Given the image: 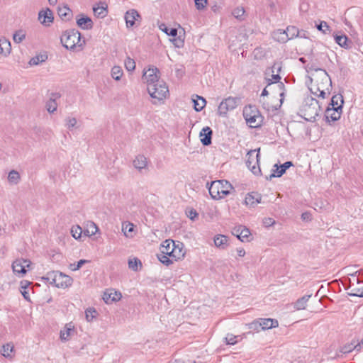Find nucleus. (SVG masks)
I'll use <instances>...</instances> for the list:
<instances>
[{
    "instance_id": "obj_64",
    "label": "nucleus",
    "mask_w": 363,
    "mask_h": 363,
    "mask_svg": "<svg viewBox=\"0 0 363 363\" xmlns=\"http://www.w3.org/2000/svg\"><path fill=\"white\" fill-rule=\"evenodd\" d=\"M272 79L274 81V82H279V81L281 79V77L279 74H272Z\"/></svg>"
},
{
    "instance_id": "obj_40",
    "label": "nucleus",
    "mask_w": 363,
    "mask_h": 363,
    "mask_svg": "<svg viewBox=\"0 0 363 363\" xmlns=\"http://www.w3.org/2000/svg\"><path fill=\"white\" fill-rule=\"evenodd\" d=\"M343 104V98L341 95H335L331 99L330 108H336L337 106H342Z\"/></svg>"
},
{
    "instance_id": "obj_60",
    "label": "nucleus",
    "mask_w": 363,
    "mask_h": 363,
    "mask_svg": "<svg viewBox=\"0 0 363 363\" xmlns=\"http://www.w3.org/2000/svg\"><path fill=\"white\" fill-rule=\"evenodd\" d=\"M281 66L279 62H275L272 67V73H274L275 70L277 71V74L281 71Z\"/></svg>"
},
{
    "instance_id": "obj_7",
    "label": "nucleus",
    "mask_w": 363,
    "mask_h": 363,
    "mask_svg": "<svg viewBox=\"0 0 363 363\" xmlns=\"http://www.w3.org/2000/svg\"><path fill=\"white\" fill-rule=\"evenodd\" d=\"M259 150L260 149H255L250 150L246 155V165L247 168L255 174L260 175L261 169L259 165Z\"/></svg>"
},
{
    "instance_id": "obj_62",
    "label": "nucleus",
    "mask_w": 363,
    "mask_h": 363,
    "mask_svg": "<svg viewBox=\"0 0 363 363\" xmlns=\"http://www.w3.org/2000/svg\"><path fill=\"white\" fill-rule=\"evenodd\" d=\"M60 97V94L57 92H52L50 94V96L49 99H52L53 101H56L57 99Z\"/></svg>"
},
{
    "instance_id": "obj_59",
    "label": "nucleus",
    "mask_w": 363,
    "mask_h": 363,
    "mask_svg": "<svg viewBox=\"0 0 363 363\" xmlns=\"http://www.w3.org/2000/svg\"><path fill=\"white\" fill-rule=\"evenodd\" d=\"M187 216L191 219L194 220L196 217L198 216L197 212L194 209H191L187 213Z\"/></svg>"
},
{
    "instance_id": "obj_49",
    "label": "nucleus",
    "mask_w": 363,
    "mask_h": 363,
    "mask_svg": "<svg viewBox=\"0 0 363 363\" xmlns=\"http://www.w3.org/2000/svg\"><path fill=\"white\" fill-rule=\"evenodd\" d=\"M98 227L96 225L94 222H90L86 230V233L89 235H94L96 233Z\"/></svg>"
},
{
    "instance_id": "obj_3",
    "label": "nucleus",
    "mask_w": 363,
    "mask_h": 363,
    "mask_svg": "<svg viewBox=\"0 0 363 363\" xmlns=\"http://www.w3.org/2000/svg\"><path fill=\"white\" fill-rule=\"evenodd\" d=\"M62 45L72 50L77 46L82 48L85 43L84 40L81 39V33L75 29L67 30L63 33L60 38Z\"/></svg>"
},
{
    "instance_id": "obj_56",
    "label": "nucleus",
    "mask_w": 363,
    "mask_h": 363,
    "mask_svg": "<svg viewBox=\"0 0 363 363\" xmlns=\"http://www.w3.org/2000/svg\"><path fill=\"white\" fill-rule=\"evenodd\" d=\"M237 337L238 336H235L233 335H228L227 337H225L226 344L231 345H235L237 342Z\"/></svg>"
},
{
    "instance_id": "obj_12",
    "label": "nucleus",
    "mask_w": 363,
    "mask_h": 363,
    "mask_svg": "<svg viewBox=\"0 0 363 363\" xmlns=\"http://www.w3.org/2000/svg\"><path fill=\"white\" fill-rule=\"evenodd\" d=\"M127 28L135 26L136 22H140L141 16L135 9H130L126 11L124 16Z\"/></svg>"
},
{
    "instance_id": "obj_22",
    "label": "nucleus",
    "mask_w": 363,
    "mask_h": 363,
    "mask_svg": "<svg viewBox=\"0 0 363 363\" xmlns=\"http://www.w3.org/2000/svg\"><path fill=\"white\" fill-rule=\"evenodd\" d=\"M362 347V345H360V342H357L356 341L352 340L350 343L345 345L341 348L340 351L342 353H350L354 350H356L357 351H360Z\"/></svg>"
},
{
    "instance_id": "obj_6",
    "label": "nucleus",
    "mask_w": 363,
    "mask_h": 363,
    "mask_svg": "<svg viewBox=\"0 0 363 363\" xmlns=\"http://www.w3.org/2000/svg\"><path fill=\"white\" fill-rule=\"evenodd\" d=\"M243 116L251 128H257L262 123V116L255 106H245L243 110Z\"/></svg>"
},
{
    "instance_id": "obj_51",
    "label": "nucleus",
    "mask_w": 363,
    "mask_h": 363,
    "mask_svg": "<svg viewBox=\"0 0 363 363\" xmlns=\"http://www.w3.org/2000/svg\"><path fill=\"white\" fill-rule=\"evenodd\" d=\"M240 232H242V234L240 235V239L242 242L244 241H248V238L250 235V230L245 226L242 225V230H240Z\"/></svg>"
},
{
    "instance_id": "obj_2",
    "label": "nucleus",
    "mask_w": 363,
    "mask_h": 363,
    "mask_svg": "<svg viewBox=\"0 0 363 363\" xmlns=\"http://www.w3.org/2000/svg\"><path fill=\"white\" fill-rule=\"evenodd\" d=\"M207 188L213 199L218 200L230 194V191L233 189L232 184L227 180L213 181Z\"/></svg>"
},
{
    "instance_id": "obj_39",
    "label": "nucleus",
    "mask_w": 363,
    "mask_h": 363,
    "mask_svg": "<svg viewBox=\"0 0 363 363\" xmlns=\"http://www.w3.org/2000/svg\"><path fill=\"white\" fill-rule=\"evenodd\" d=\"M48 59V56L45 54L39 55L33 57L29 61L30 65H38L40 62H45Z\"/></svg>"
},
{
    "instance_id": "obj_46",
    "label": "nucleus",
    "mask_w": 363,
    "mask_h": 363,
    "mask_svg": "<svg viewBox=\"0 0 363 363\" xmlns=\"http://www.w3.org/2000/svg\"><path fill=\"white\" fill-rule=\"evenodd\" d=\"M124 65H125V69L128 72H132V71L135 70V62L134 61V60H133L130 57H128L125 60Z\"/></svg>"
},
{
    "instance_id": "obj_26",
    "label": "nucleus",
    "mask_w": 363,
    "mask_h": 363,
    "mask_svg": "<svg viewBox=\"0 0 363 363\" xmlns=\"http://www.w3.org/2000/svg\"><path fill=\"white\" fill-rule=\"evenodd\" d=\"M174 247L173 240H166L160 245V253L168 255L170 257L172 247Z\"/></svg>"
},
{
    "instance_id": "obj_47",
    "label": "nucleus",
    "mask_w": 363,
    "mask_h": 363,
    "mask_svg": "<svg viewBox=\"0 0 363 363\" xmlns=\"http://www.w3.org/2000/svg\"><path fill=\"white\" fill-rule=\"evenodd\" d=\"M97 315V311L94 308H89L85 311V316L87 321H91Z\"/></svg>"
},
{
    "instance_id": "obj_31",
    "label": "nucleus",
    "mask_w": 363,
    "mask_h": 363,
    "mask_svg": "<svg viewBox=\"0 0 363 363\" xmlns=\"http://www.w3.org/2000/svg\"><path fill=\"white\" fill-rule=\"evenodd\" d=\"M26 33L23 30H18L13 35V40L16 43H21L26 39Z\"/></svg>"
},
{
    "instance_id": "obj_9",
    "label": "nucleus",
    "mask_w": 363,
    "mask_h": 363,
    "mask_svg": "<svg viewBox=\"0 0 363 363\" xmlns=\"http://www.w3.org/2000/svg\"><path fill=\"white\" fill-rule=\"evenodd\" d=\"M237 106V99L228 97L220 102L218 108V114L220 116H226L228 111L235 109Z\"/></svg>"
},
{
    "instance_id": "obj_13",
    "label": "nucleus",
    "mask_w": 363,
    "mask_h": 363,
    "mask_svg": "<svg viewBox=\"0 0 363 363\" xmlns=\"http://www.w3.org/2000/svg\"><path fill=\"white\" fill-rule=\"evenodd\" d=\"M342 114V107L330 108L328 106L325 112V117L327 122L336 121L340 119Z\"/></svg>"
},
{
    "instance_id": "obj_41",
    "label": "nucleus",
    "mask_w": 363,
    "mask_h": 363,
    "mask_svg": "<svg viewBox=\"0 0 363 363\" xmlns=\"http://www.w3.org/2000/svg\"><path fill=\"white\" fill-rule=\"evenodd\" d=\"M160 28L169 36L175 37L177 35V30L176 28H168L164 23L160 26Z\"/></svg>"
},
{
    "instance_id": "obj_55",
    "label": "nucleus",
    "mask_w": 363,
    "mask_h": 363,
    "mask_svg": "<svg viewBox=\"0 0 363 363\" xmlns=\"http://www.w3.org/2000/svg\"><path fill=\"white\" fill-rule=\"evenodd\" d=\"M194 1L196 8L198 10L203 9L208 4V0H194Z\"/></svg>"
},
{
    "instance_id": "obj_1",
    "label": "nucleus",
    "mask_w": 363,
    "mask_h": 363,
    "mask_svg": "<svg viewBox=\"0 0 363 363\" xmlns=\"http://www.w3.org/2000/svg\"><path fill=\"white\" fill-rule=\"evenodd\" d=\"M159 73L157 68H149L144 72L143 79L147 83V91L150 96L161 101L169 95V89L164 81L159 79Z\"/></svg>"
},
{
    "instance_id": "obj_45",
    "label": "nucleus",
    "mask_w": 363,
    "mask_h": 363,
    "mask_svg": "<svg viewBox=\"0 0 363 363\" xmlns=\"http://www.w3.org/2000/svg\"><path fill=\"white\" fill-rule=\"evenodd\" d=\"M141 262L138 258H134L128 261V267L133 271H138V267H141Z\"/></svg>"
},
{
    "instance_id": "obj_30",
    "label": "nucleus",
    "mask_w": 363,
    "mask_h": 363,
    "mask_svg": "<svg viewBox=\"0 0 363 363\" xmlns=\"http://www.w3.org/2000/svg\"><path fill=\"white\" fill-rule=\"evenodd\" d=\"M196 97L197 99H193L194 107L196 111H200L205 107L206 101L201 96H196Z\"/></svg>"
},
{
    "instance_id": "obj_14",
    "label": "nucleus",
    "mask_w": 363,
    "mask_h": 363,
    "mask_svg": "<svg viewBox=\"0 0 363 363\" xmlns=\"http://www.w3.org/2000/svg\"><path fill=\"white\" fill-rule=\"evenodd\" d=\"M133 164L140 173L146 172L147 170V160L144 155L136 156L133 161Z\"/></svg>"
},
{
    "instance_id": "obj_42",
    "label": "nucleus",
    "mask_w": 363,
    "mask_h": 363,
    "mask_svg": "<svg viewBox=\"0 0 363 363\" xmlns=\"http://www.w3.org/2000/svg\"><path fill=\"white\" fill-rule=\"evenodd\" d=\"M30 285V282L28 281H21V292L24 297L25 299L29 300V295L28 292L27 291V289L28 286Z\"/></svg>"
},
{
    "instance_id": "obj_11",
    "label": "nucleus",
    "mask_w": 363,
    "mask_h": 363,
    "mask_svg": "<svg viewBox=\"0 0 363 363\" xmlns=\"http://www.w3.org/2000/svg\"><path fill=\"white\" fill-rule=\"evenodd\" d=\"M185 250L184 249V244L181 242H174V247H172L170 257L177 261L179 259H182L185 256Z\"/></svg>"
},
{
    "instance_id": "obj_23",
    "label": "nucleus",
    "mask_w": 363,
    "mask_h": 363,
    "mask_svg": "<svg viewBox=\"0 0 363 363\" xmlns=\"http://www.w3.org/2000/svg\"><path fill=\"white\" fill-rule=\"evenodd\" d=\"M11 43L9 40L3 37L0 38V55H8L11 52Z\"/></svg>"
},
{
    "instance_id": "obj_36",
    "label": "nucleus",
    "mask_w": 363,
    "mask_h": 363,
    "mask_svg": "<svg viewBox=\"0 0 363 363\" xmlns=\"http://www.w3.org/2000/svg\"><path fill=\"white\" fill-rule=\"evenodd\" d=\"M58 15L63 20H69L71 16V10L67 6L60 7L58 9Z\"/></svg>"
},
{
    "instance_id": "obj_35",
    "label": "nucleus",
    "mask_w": 363,
    "mask_h": 363,
    "mask_svg": "<svg viewBox=\"0 0 363 363\" xmlns=\"http://www.w3.org/2000/svg\"><path fill=\"white\" fill-rule=\"evenodd\" d=\"M134 230V225L130 223L123 224L122 227V231L124 235L127 238H132L133 236V233Z\"/></svg>"
},
{
    "instance_id": "obj_25",
    "label": "nucleus",
    "mask_w": 363,
    "mask_h": 363,
    "mask_svg": "<svg viewBox=\"0 0 363 363\" xmlns=\"http://www.w3.org/2000/svg\"><path fill=\"white\" fill-rule=\"evenodd\" d=\"M214 244L217 247L225 249L228 245V237L223 235H218L214 238Z\"/></svg>"
},
{
    "instance_id": "obj_20",
    "label": "nucleus",
    "mask_w": 363,
    "mask_h": 363,
    "mask_svg": "<svg viewBox=\"0 0 363 363\" xmlns=\"http://www.w3.org/2000/svg\"><path fill=\"white\" fill-rule=\"evenodd\" d=\"M259 321L261 323L262 330H269L278 327L279 323L276 319L272 318H259Z\"/></svg>"
},
{
    "instance_id": "obj_32",
    "label": "nucleus",
    "mask_w": 363,
    "mask_h": 363,
    "mask_svg": "<svg viewBox=\"0 0 363 363\" xmlns=\"http://www.w3.org/2000/svg\"><path fill=\"white\" fill-rule=\"evenodd\" d=\"M335 42L342 48H348L349 45L347 44L349 40L347 35H336L335 36Z\"/></svg>"
},
{
    "instance_id": "obj_43",
    "label": "nucleus",
    "mask_w": 363,
    "mask_h": 363,
    "mask_svg": "<svg viewBox=\"0 0 363 363\" xmlns=\"http://www.w3.org/2000/svg\"><path fill=\"white\" fill-rule=\"evenodd\" d=\"M158 259L164 265L169 266L173 263L172 259H170L168 255L162 254L157 255Z\"/></svg>"
},
{
    "instance_id": "obj_63",
    "label": "nucleus",
    "mask_w": 363,
    "mask_h": 363,
    "mask_svg": "<svg viewBox=\"0 0 363 363\" xmlns=\"http://www.w3.org/2000/svg\"><path fill=\"white\" fill-rule=\"evenodd\" d=\"M352 296L363 297V289H357L356 292L354 294H352Z\"/></svg>"
},
{
    "instance_id": "obj_18",
    "label": "nucleus",
    "mask_w": 363,
    "mask_h": 363,
    "mask_svg": "<svg viewBox=\"0 0 363 363\" xmlns=\"http://www.w3.org/2000/svg\"><path fill=\"white\" fill-rule=\"evenodd\" d=\"M38 19L41 23L44 25H49L53 21V14L50 9H47L45 11H41L38 14Z\"/></svg>"
},
{
    "instance_id": "obj_19",
    "label": "nucleus",
    "mask_w": 363,
    "mask_h": 363,
    "mask_svg": "<svg viewBox=\"0 0 363 363\" xmlns=\"http://www.w3.org/2000/svg\"><path fill=\"white\" fill-rule=\"evenodd\" d=\"M74 333V326L72 323L65 325L63 330L60 331V339L62 341H67Z\"/></svg>"
},
{
    "instance_id": "obj_57",
    "label": "nucleus",
    "mask_w": 363,
    "mask_h": 363,
    "mask_svg": "<svg viewBox=\"0 0 363 363\" xmlns=\"http://www.w3.org/2000/svg\"><path fill=\"white\" fill-rule=\"evenodd\" d=\"M240 230H242V225H238L235 227L232 232L233 235H235L239 240L240 239V235L242 234Z\"/></svg>"
},
{
    "instance_id": "obj_44",
    "label": "nucleus",
    "mask_w": 363,
    "mask_h": 363,
    "mask_svg": "<svg viewBox=\"0 0 363 363\" xmlns=\"http://www.w3.org/2000/svg\"><path fill=\"white\" fill-rule=\"evenodd\" d=\"M65 126L69 130H72L73 128L77 127V120L74 117H67L65 120Z\"/></svg>"
},
{
    "instance_id": "obj_48",
    "label": "nucleus",
    "mask_w": 363,
    "mask_h": 363,
    "mask_svg": "<svg viewBox=\"0 0 363 363\" xmlns=\"http://www.w3.org/2000/svg\"><path fill=\"white\" fill-rule=\"evenodd\" d=\"M45 107L49 113H54L57 110V104L52 99H49L46 103Z\"/></svg>"
},
{
    "instance_id": "obj_27",
    "label": "nucleus",
    "mask_w": 363,
    "mask_h": 363,
    "mask_svg": "<svg viewBox=\"0 0 363 363\" xmlns=\"http://www.w3.org/2000/svg\"><path fill=\"white\" fill-rule=\"evenodd\" d=\"M273 38L280 43H286L289 40V38L284 30L279 29L275 30L272 34Z\"/></svg>"
},
{
    "instance_id": "obj_33",
    "label": "nucleus",
    "mask_w": 363,
    "mask_h": 363,
    "mask_svg": "<svg viewBox=\"0 0 363 363\" xmlns=\"http://www.w3.org/2000/svg\"><path fill=\"white\" fill-rule=\"evenodd\" d=\"M311 296H304L300 298H298L295 304H294V308L296 309V310H303V309H305L306 308V303L307 301H308V298H310Z\"/></svg>"
},
{
    "instance_id": "obj_29",
    "label": "nucleus",
    "mask_w": 363,
    "mask_h": 363,
    "mask_svg": "<svg viewBox=\"0 0 363 363\" xmlns=\"http://www.w3.org/2000/svg\"><path fill=\"white\" fill-rule=\"evenodd\" d=\"M21 180L19 173L16 170H11L8 175V181L11 184H17Z\"/></svg>"
},
{
    "instance_id": "obj_37",
    "label": "nucleus",
    "mask_w": 363,
    "mask_h": 363,
    "mask_svg": "<svg viewBox=\"0 0 363 363\" xmlns=\"http://www.w3.org/2000/svg\"><path fill=\"white\" fill-rule=\"evenodd\" d=\"M284 32L289 38V40L297 37L299 33L298 29L295 26H288Z\"/></svg>"
},
{
    "instance_id": "obj_4",
    "label": "nucleus",
    "mask_w": 363,
    "mask_h": 363,
    "mask_svg": "<svg viewBox=\"0 0 363 363\" xmlns=\"http://www.w3.org/2000/svg\"><path fill=\"white\" fill-rule=\"evenodd\" d=\"M47 280L49 284L54 285L57 288H66L72 285V279L60 272L53 271L47 273L43 278Z\"/></svg>"
},
{
    "instance_id": "obj_21",
    "label": "nucleus",
    "mask_w": 363,
    "mask_h": 363,
    "mask_svg": "<svg viewBox=\"0 0 363 363\" xmlns=\"http://www.w3.org/2000/svg\"><path fill=\"white\" fill-rule=\"evenodd\" d=\"M261 196L258 194H248L245 197V203L250 207H254L261 202Z\"/></svg>"
},
{
    "instance_id": "obj_10",
    "label": "nucleus",
    "mask_w": 363,
    "mask_h": 363,
    "mask_svg": "<svg viewBox=\"0 0 363 363\" xmlns=\"http://www.w3.org/2000/svg\"><path fill=\"white\" fill-rule=\"evenodd\" d=\"M31 262L26 259H17L12 264V269L16 275H24L26 273V268H30Z\"/></svg>"
},
{
    "instance_id": "obj_38",
    "label": "nucleus",
    "mask_w": 363,
    "mask_h": 363,
    "mask_svg": "<svg viewBox=\"0 0 363 363\" xmlns=\"http://www.w3.org/2000/svg\"><path fill=\"white\" fill-rule=\"evenodd\" d=\"M13 350V345L11 344H6L3 345L2 350H1V354L5 357H9L11 358L12 355L11 353Z\"/></svg>"
},
{
    "instance_id": "obj_34",
    "label": "nucleus",
    "mask_w": 363,
    "mask_h": 363,
    "mask_svg": "<svg viewBox=\"0 0 363 363\" xmlns=\"http://www.w3.org/2000/svg\"><path fill=\"white\" fill-rule=\"evenodd\" d=\"M111 74L113 79L119 81L123 74V72L121 67L114 66L111 69Z\"/></svg>"
},
{
    "instance_id": "obj_15",
    "label": "nucleus",
    "mask_w": 363,
    "mask_h": 363,
    "mask_svg": "<svg viewBox=\"0 0 363 363\" xmlns=\"http://www.w3.org/2000/svg\"><path fill=\"white\" fill-rule=\"evenodd\" d=\"M121 298V294L113 289L107 290L106 291L104 292L103 296L104 301L108 304L119 301Z\"/></svg>"
},
{
    "instance_id": "obj_50",
    "label": "nucleus",
    "mask_w": 363,
    "mask_h": 363,
    "mask_svg": "<svg viewBox=\"0 0 363 363\" xmlns=\"http://www.w3.org/2000/svg\"><path fill=\"white\" fill-rule=\"evenodd\" d=\"M248 328L250 330L259 332L261 329V323L259 321V318L253 320L252 323L248 324Z\"/></svg>"
},
{
    "instance_id": "obj_52",
    "label": "nucleus",
    "mask_w": 363,
    "mask_h": 363,
    "mask_svg": "<svg viewBox=\"0 0 363 363\" xmlns=\"http://www.w3.org/2000/svg\"><path fill=\"white\" fill-rule=\"evenodd\" d=\"M86 262H88V260L80 259L77 264L76 263L70 264L69 268L72 271H76V270L79 269L82 267V265Z\"/></svg>"
},
{
    "instance_id": "obj_61",
    "label": "nucleus",
    "mask_w": 363,
    "mask_h": 363,
    "mask_svg": "<svg viewBox=\"0 0 363 363\" xmlns=\"http://www.w3.org/2000/svg\"><path fill=\"white\" fill-rule=\"evenodd\" d=\"M264 223L267 226H270L274 223V220L271 218H267L264 219Z\"/></svg>"
},
{
    "instance_id": "obj_58",
    "label": "nucleus",
    "mask_w": 363,
    "mask_h": 363,
    "mask_svg": "<svg viewBox=\"0 0 363 363\" xmlns=\"http://www.w3.org/2000/svg\"><path fill=\"white\" fill-rule=\"evenodd\" d=\"M317 28L319 30H322L323 33H325V31L329 29V26H328L326 22L323 21L319 25L317 26Z\"/></svg>"
},
{
    "instance_id": "obj_54",
    "label": "nucleus",
    "mask_w": 363,
    "mask_h": 363,
    "mask_svg": "<svg viewBox=\"0 0 363 363\" xmlns=\"http://www.w3.org/2000/svg\"><path fill=\"white\" fill-rule=\"evenodd\" d=\"M244 13H245L244 9L240 8V7L235 9L233 11V15L235 16V18H236L238 19H240L242 18V16L244 15Z\"/></svg>"
},
{
    "instance_id": "obj_16",
    "label": "nucleus",
    "mask_w": 363,
    "mask_h": 363,
    "mask_svg": "<svg viewBox=\"0 0 363 363\" xmlns=\"http://www.w3.org/2000/svg\"><path fill=\"white\" fill-rule=\"evenodd\" d=\"M293 165L292 162H284L283 164H281V166H278L277 164H274V168L273 169V173L270 175V178H272V177H280L281 176H282L286 170L289 168L290 167H291Z\"/></svg>"
},
{
    "instance_id": "obj_17",
    "label": "nucleus",
    "mask_w": 363,
    "mask_h": 363,
    "mask_svg": "<svg viewBox=\"0 0 363 363\" xmlns=\"http://www.w3.org/2000/svg\"><path fill=\"white\" fill-rule=\"evenodd\" d=\"M212 130L210 127L206 126L202 128L200 132L201 142L205 146L209 145L211 144V136H212Z\"/></svg>"
},
{
    "instance_id": "obj_53",
    "label": "nucleus",
    "mask_w": 363,
    "mask_h": 363,
    "mask_svg": "<svg viewBox=\"0 0 363 363\" xmlns=\"http://www.w3.org/2000/svg\"><path fill=\"white\" fill-rule=\"evenodd\" d=\"M71 233H72V236L75 239H79L81 238L82 230L79 226L73 227L71 230Z\"/></svg>"
},
{
    "instance_id": "obj_5",
    "label": "nucleus",
    "mask_w": 363,
    "mask_h": 363,
    "mask_svg": "<svg viewBox=\"0 0 363 363\" xmlns=\"http://www.w3.org/2000/svg\"><path fill=\"white\" fill-rule=\"evenodd\" d=\"M320 110L318 101L313 98H308L301 108L303 118L307 121L313 122L319 115Z\"/></svg>"
},
{
    "instance_id": "obj_24",
    "label": "nucleus",
    "mask_w": 363,
    "mask_h": 363,
    "mask_svg": "<svg viewBox=\"0 0 363 363\" xmlns=\"http://www.w3.org/2000/svg\"><path fill=\"white\" fill-rule=\"evenodd\" d=\"M77 23L79 27L82 29H91L93 27V22L89 17L82 16L77 18Z\"/></svg>"
},
{
    "instance_id": "obj_8",
    "label": "nucleus",
    "mask_w": 363,
    "mask_h": 363,
    "mask_svg": "<svg viewBox=\"0 0 363 363\" xmlns=\"http://www.w3.org/2000/svg\"><path fill=\"white\" fill-rule=\"evenodd\" d=\"M320 70L321 71L320 78L322 79V83H321L320 86H319L318 84L313 86L312 87L310 88V90H311V92L313 95L318 96H320L323 99H324L326 96V93L324 90L323 84H324V83H325L326 84H328L330 86H331L332 82H331V79H330L328 74L326 72V71L323 70V69H320Z\"/></svg>"
},
{
    "instance_id": "obj_28",
    "label": "nucleus",
    "mask_w": 363,
    "mask_h": 363,
    "mask_svg": "<svg viewBox=\"0 0 363 363\" xmlns=\"http://www.w3.org/2000/svg\"><path fill=\"white\" fill-rule=\"evenodd\" d=\"M93 11L94 16L97 18H103L107 15L106 8L103 5L98 4L96 6H94Z\"/></svg>"
}]
</instances>
